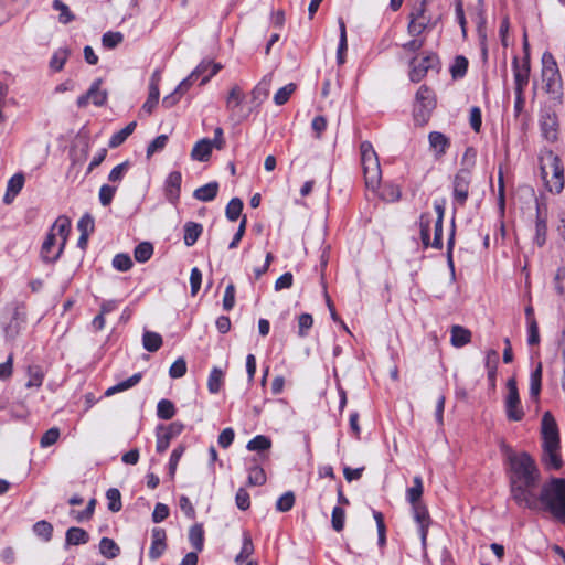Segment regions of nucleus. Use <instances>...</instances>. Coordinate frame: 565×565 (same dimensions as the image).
Listing matches in <instances>:
<instances>
[{"instance_id": "nucleus-1", "label": "nucleus", "mask_w": 565, "mask_h": 565, "mask_svg": "<svg viewBox=\"0 0 565 565\" xmlns=\"http://www.w3.org/2000/svg\"><path fill=\"white\" fill-rule=\"evenodd\" d=\"M537 500L539 507L551 513L555 520L565 523V479L552 478L545 482Z\"/></svg>"}, {"instance_id": "nucleus-2", "label": "nucleus", "mask_w": 565, "mask_h": 565, "mask_svg": "<svg viewBox=\"0 0 565 565\" xmlns=\"http://www.w3.org/2000/svg\"><path fill=\"white\" fill-rule=\"evenodd\" d=\"M436 215L423 213L419 217L420 239L425 248L431 246L440 249L443 247V221L445 207L435 203Z\"/></svg>"}, {"instance_id": "nucleus-3", "label": "nucleus", "mask_w": 565, "mask_h": 565, "mask_svg": "<svg viewBox=\"0 0 565 565\" xmlns=\"http://www.w3.org/2000/svg\"><path fill=\"white\" fill-rule=\"evenodd\" d=\"M542 179L551 192L559 193L564 188V168L553 151L544 152L540 158Z\"/></svg>"}, {"instance_id": "nucleus-4", "label": "nucleus", "mask_w": 565, "mask_h": 565, "mask_svg": "<svg viewBox=\"0 0 565 565\" xmlns=\"http://www.w3.org/2000/svg\"><path fill=\"white\" fill-rule=\"evenodd\" d=\"M408 19V34L419 36L423 32L433 30L439 22L440 17L434 15L429 11L427 0H418L413 4Z\"/></svg>"}, {"instance_id": "nucleus-5", "label": "nucleus", "mask_w": 565, "mask_h": 565, "mask_svg": "<svg viewBox=\"0 0 565 565\" xmlns=\"http://www.w3.org/2000/svg\"><path fill=\"white\" fill-rule=\"evenodd\" d=\"M361 164L367 189L376 190L381 183L382 171L377 153L370 141L360 145Z\"/></svg>"}, {"instance_id": "nucleus-6", "label": "nucleus", "mask_w": 565, "mask_h": 565, "mask_svg": "<svg viewBox=\"0 0 565 565\" xmlns=\"http://www.w3.org/2000/svg\"><path fill=\"white\" fill-rule=\"evenodd\" d=\"M542 81L544 89L555 100H561L563 95V81L556 60L551 52L542 55Z\"/></svg>"}, {"instance_id": "nucleus-7", "label": "nucleus", "mask_w": 565, "mask_h": 565, "mask_svg": "<svg viewBox=\"0 0 565 565\" xmlns=\"http://www.w3.org/2000/svg\"><path fill=\"white\" fill-rule=\"evenodd\" d=\"M540 480H510L511 498L520 507L531 510L539 509L535 489Z\"/></svg>"}, {"instance_id": "nucleus-8", "label": "nucleus", "mask_w": 565, "mask_h": 565, "mask_svg": "<svg viewBox=\"0 0 565 565\" xmlns=\"http://www.w3.org/2000/svg\"><path fill=\"white\" fill-rule=\"evenodd\" d=\"M511 477L510 480H540L541 475L533 458L522 452L510 458Z\"/></svg>"}, {"instance_id": "nucleus-9", "label": "nucleus", "mask_w": 565, "mask_h": 565, "mask_svg": "<svg viewBox=\"0 0 565 565\" xmlns=\"http://www.w3.org/2000/svg\"><path fill=\"white\" fill-rule=\"evenodd\" d=\"M244 97V93L238 85H234L226 97V109L230 114V120L234 124L244 121L249 115V111L243 109Z\"/></svg>"}, {"instance_id": "nucleus-10", "label": "nucleus", "mask_w": 565, "mask_h": 565, "mask_svg": "<svg viewBox=\"0 0 565 565\" xmlns=\"http://www.w3.org/2000/svg\"><path fill=\"white\" fill-rule=\"evenodd\" d=\"M507 388L508 394L504 401L507 417L509 420L519 422L523 418L524 412L520 404L516 381L513 377L508 380Z\"/></svg>"}, {"instance_id": "nucleus-11", "label": "nucleus", "mask_w": 565, "mask_h": 565, "mask_svg": "<svg viewBox=\"0 0 565 565\" xmlns=\"http://www.w3.org/2000/svg\"><path fill=\"white\" fill-rule=\"evenodd\" d=\"M438 56L434 53L426 54L420 60L413 57L409 62V79L414 83L420 82L429 70L437 67Z\"/></svg>"}, {"instance_id": "nucleus-12", "label": "nucleus", "mask_w": 565, "mask_h": 565, "mask_svg": "<svg viewBox=\"0 0 565 565\" xmlns=\"http://www.w3.org/2000/svg\"><path fill=\"white\" fill-rule=\"evenodd\" d=\"M472 179V172L469 168H461L454 178V198L455 201L465 205L469 196V188Z\"/></svg>"}, {"instance_id": "nucleus-13", "label": "nucleus", "mask_w": 565, "mask_h": 565, "mask_svg": "<svg viewBox=\"0 0 565 565\" xmlns=\"http://www.w3.org/2000/svg\"><path fill=\"white\" fill-rule=\"evenodd\" d=\"M102 79H96L88 92L77 98V106L84 108L88 105L89 100L95 106H103L107 100V92L100 89Z\"/></svg>"}, {"instance_id": "nucleus-14", "label": "nucleus", "mask_w": 565, "mask_h": 565, "mask_svg": "<svg viewBox=\"0 0 565 565\" xmlns=\"http://www.w3.org/2000/svg\"><path fill=\"white\" fill-rule=\"evenodd\" d=\"M64 247L55 235L49 233L41 247V257L46 263H54L60 258Z\"/></svg>"}, {"instance_id": "nucleus-15", "label": "nucleus", "mask_w": 565, "mask_h": 565, "mask_svg": "<svg viewBox=\"0 0 565 565\" xmlns=\"http://www.w3.org/2000/svg\"><path fill=\"white\" fill-rule=\"evenodd\" d=\"M559 444H543L542 462L547 470H559L563 466Z\"/></svg>"}, {"instance_id": "nucleus-16", "label": "nucleus", "mask_w": 565, "mask_h": 565, "mask_svg": "<svg viewBox=\"0 0 565 565\" xmlns=\"http://www.w3.org/2000/svg\"><path fill=\"white\" fill-rule=\"evenodd\" d=\"M26 320V307L24 303H15L12 309L10 322L7 324L4 331L10 338H14L21 330Z\"/></svg>"}, {"instance_id": "nucleus-17", "label": "nucleus", "mask_w": 565, "mask_h": 565, "mask_svg": "<svg viewBox=\"0 0 565 565\" xmlns=\"http://www.w3.org/2000/svg\"><path fill=\"white\" fill-rule=\"evenodd\" d=\"M542 438L543 444H559L558 427L550 412H545L542 417Z\"/></svg>"}, {"instance_id": "nucleus-18", "label": "nucleus", "mask_w": 565, "mask_h": 565, "mask_svg": "<svg viewBox=\"0 0 565 565\" xmlns=\"http://www.w3.org/2000/svg\"><path fill=\"white\" fill-rule=\"evenodd\" d=\"M540 126L544 138L548 141L557 140L558 118L555 113H545L541 116Z\"/></svg>"}, {"instance_id": "nucleus-19", "label": "nucleus", "mask_w": 565, "mask_h": 565, "mask_svg": "<svg viewBox=\"0 0 565 565\" xmlns=\"http://www.w3.org/2000/svg\"><path fill=\"white\" fill-rule=\"evenodd\" d=\"M151 546L149 557L158 559L167 550V533L161 527H153L151 531Z\"/></svg>"}, {"instance_id": "nucleus-20", "label": "nucleus", "mask_w": 565, "mask_h": 565, "mask_svg": "<svg viewBox=\"0 0 565 565\" xmlns=\"http://www.w3.org/2000/svg\"><path fill=\"white\" fill-rule=\"evenodd\" d=\"M428 142L429 148L431 151H434V156L436 159H440L447 152V149L450 147L449 138L439 131H431L428 135Z\"/></svg>"}, {"instance_id": "nucleus-21", "label": "nucleus", "mask_w": 565, "mask_h": 565, "mask_svg": "<svg viewBox=\"0 0 565 565\" xmlns=\"http://www.w3.org/2000/svg\"><path fill=\"white\" fill-rule=\"evenodd\" d=\"M414 519L419 525L420 539L423 544L426 543L427 531L430 524L429 513L423 503L412 504Z\"/></svg>"}, {"instance_id": "nucleus-22", "label": "nucleus", "mask_w": 565, "mask_h": 565, "mask_svg": "<svg viewBox=\"0 0 565 565\" xmlns=\"http://www.w3.org/2000/svg\"><path fill=\"white\" fill-rule=\"evenodd\" d=\"M513 72H514L515 92L519 96H521L524 87L529 83V75H530L529 63L524 62L522 65H520L519 60L516 57H514Z\"/></svg>"}, {"instance_id": "nucleus-23", "label": "nucleus", "mask_w": 565, "mask_h": 565, "mask_svg": "<svg viewBox=\"0 0 565 565\" xmlns=\"http://www.w3.org/2000/svg\"><path fill=\"white\" fill-rule=\"evenodd\" d=\"M182 175L179 171L171 172L166 180V195L170 202H175L180 195Z\"/></svg>"}, {"instance_id": "nucleus-24", "label": "nucleus", "mask_w": 565, "mask_h": 565, "mask_svg": "<svg viewBox=\"0 0 565 565\" xmlns=\"http://www.w3.org/2000/svg\"><path fill=\"white\" fill-rule=\"evenodd\" d=\"M221 68L222 65L220 63L204 60L192 72V77L199 78L201 75H204L206 72H209V74L205 75L201 81V85H205L210 78L214 76Z\"/></svg>"}, {"instance_id": "nucleus-25", "label": "nucleus", "mask_w": 565, "mask_h": 565, "mask_svg": "<svg viewBox=\"0 0 565 565\" xmlns=\"http://www.w3.org/2000/svg\"><path fill=\"white\" fill-rule=\"evenodd\" d=\"M71 231V220L67 216H58L51 227L50 233L55 235L62 246H65Z\"/></svg>"}, {"instance_id": "nucleus-26", "label": "nucleus", "mask_w": 565, "mask_h": 565, "mask_svg": "<svg viewBox=\"0 0 565 565\" xmlns=\"http://www.w3.org/2000/svg\"><path fill=\"white\" fill-rule=\"evenodd\" d=\"M212 149L213 141L207 138H203L194 145L191 151V158L196 161H207L212 153Z\"/></svg>"}, {"instance_id": "nucleus-27", "label": "nucleus", "mask_w": 565, "mask_h": 565, "mask_svg": "<svg viewBox=\"0 0 565 565\" xmlns=\"http://www.w3.org/2000/svg\"><path fill=\"white\" fill-rule=\"evenodd\" d=\"M182 425L171 424L168 428L163 429L162 433L158 435L157 439V451L163 452L168 449L171 438L178 435L181 431Z\"/></svg>"}, {"instance_id": "nucleus-28", "label": "nucleus", "mask_w": 565, "mask_h": 565, "mask_svg": "<svg viewBox=\"0 0 565 565\" xmlns=\"http://www.w3.org/2000/svg\"><path fill=\"white\" fill-rule=\"evenodd\" d=\"M24 185V175L22 173H15L10 178L7 184V192L3 196L4 203L9 204L20 193Z\"/></svg>"}, {"instance_id": "nucleus-29", "label": "nucleus", "mask_w": 565, "mask_h": 565, "mask_svg": "<svg viewBox=\"0 0 565 565\" xmlns=\"http://www.w3.org/2000/svg\"><path fill=\"white\" fill-rule=\"evenodd\" d=\"M273 83V74L269 73L263 77V79L254 87L252 90V98L254 102H257L260 104L263 100H265L270 92Z\"/></svg>"}, {"instance_id": "nucleus-30", "label": "nucleus", "mask_w": 565, "mask_h": 565, "mask_svg": "<svg viewBox=\"0 0 565 565\" xmlns=\"http://www.w3.org/2000/svg\"><path fill=\"white\" fill-rule=\"evenodd\" d=\"M26 388H40L44 381V371L40 365H29L26 369Z\"/></svg>"}, {"instance_id": "nucleus-31", "label": "nucleus", "mask_w": 565, "mask_h": 565, "mask_svg": "<svg viewBox=\"0 0 565 565\" xmlns=\"http://www.w3.org/2000/svg\"><path fill=\"white\" fill-rule=\"evenodd\" d=\"M471 341V332L461 327V326H452L451 327V339L450 342L456 348H461L468 344Z\"/></svg>"}, {"instance_id": "nucleus-32", "label": "nucleus", "mask_w": 565, "mask_h": 565, "mask_svg": "<svg viewBox=\"0 0 565 565\" xmlns=\"http://www.w3.org/2000/svg\"><path fill=\"white\" fill-rule=\"evenodd\" d=\"M159 96H160V92L158 88L157 81H154V79L150 81L149 95H148L147 100L142 105L141 111L146 113L147 115H150L159 103Z\"/></svg>"}, {"instance_id": "nucleus-33", "label": "nucleus", "mask_w": 565, "mask_h": 565, "mask_svg": "<svg viewBox=\"0 0 565 565\" xmlns=\"http://www.w3.org/2000/svg\"><path fill=\"white\" fill-rule=\"evenodd\" d=\"M203 226L195 222H186L184 224V244L190 247L193 246L202 234Z\"/></svg>"}, {"instance_id": "nucleus-34", "label": "nucleus", "mask_w": 565, "mask_h": 565, "mask_svg": "<svg viewBox=\"0 0 565 565\" xmlns=\"http://www.w3.org/2000/svg\"><path fill=\"white\" fill-rule=\"evenodd\" d=\"M434 108L435 106H430V104L415 103L413 110L415 124L418 126L426 125L431 116Z\"/></svg>"}, {"instance_id": "nucleus-35", "label": "nucleus", "mask_w": 565, "mask_h": 565, "mask_svg": "<svg viewBox=\"0 0 565 565\" xmlns=\"http://www.w3.org/2000/svg\"><path fill=\"white\" fill-rule=\"evenodd\" d=\"M218 191V184L217 182H211L207 183L194 191V198L202 202H209L212 201L216 195Z\"/></svg>"}, {"instance_id": "nucleus-36", "label": "nucleus", "mask_w": 565, "mask_h": 565, "mask_svg": "<svg viewBox=\"0 0 565 565\" xmlns=\"http://www.w3.org/2000/svg\"><path fill=\"white\" fill-rule=\"evenodd\" d=\"M254 465L248 468V486H263L266 482V473L264 469L257 463L256 459L253 460Z\"/></svg>"}, {"instance_id": "nucleus-37", "label": "nucleus", "mask_w": 565, "mask_h": 565, "mask_svg": "<svg viewBox=\"0 0 565 565\" xmlns=\"http://www.w3.org/2000/svg\"><path fill=\"white\" fill-rule=\"evenodd\" d=\"M99 552L106 558L113 559L119 555L120 548L113 539L103 537L99 542Z\"/></svg>"}, {"instance_id": "nucleus-38", "label": "nucleus", "mask_w": 565, "mask_h": 565, "mask_svg": "<svg viewBox=\"0 0 565 565\" xmlns=\"http://www.w3.org/2000/svg\"><path fill=\"white\" fill-rule=\"evenodd\" d=\"M547 234V223L546 218L542 216L541 212L537 211L536 222H535V237L534 243L542 247L546 242Z\"/></svg>"}, {"instance_id": "nucleus-39", "label": "nucleus", "mask_w": 565, "mask_h": 565, "mask_svg": "<svg viewBox=\"0 0 565 565\" xmlns=\"http://www.w3.org/2000/svg\"><path fill=\"white\" fill-rule=\"evenodd\" d=\"M162 337L152 331H145L142 335V345L149 352L158 351L162 345Z\"/></svg>"}, {"instance_id": "nucleus-40", "label": "nucleus", "mask_w": 565, "mask_h": 565, "mask_svg": "<svg viewBox=\"0 0 565 565\" xmlns=\"http://www.w3.org/2000/svg\"><path fill=\"white\" fill-rule=\"evenodd\" d=\"M88 539V533L81 527H70L66 532V543L70 545L85 544Z\"/></svg>"}, {"instance_id": "nucleus-41", "label": "nucleus", "mask_w": 565, "mask_h": 565, "mask_svg": "<svg viewBox=\"0 0 565 565\" xmlns=\"http://www.w3.org/2000/svg\"><path fill=\"white\" fill-rule=\"evenodd\" d=\"M70 56V50L66 47H61L51 57L50 68L54 72H60L63 70L67 58Z\"/></svg>"}, {"instance_id": "nucleus-42", "label": "nucleus", "mask_w": 565, "mask_h": 565, "mask_svg": "<svg viewBox=\"0 0 565 565\" xmlns=\"http://www.w3.org/2000/svg\"><path fill=\"white\" fill-rule=\"evenodd\" d=\"M137 124L135 121L128 124L125 128L114 134L109 140L110 148H117L134 132Z\"/></svg>"}, {"instance_id": "nucleus-43", "label": "nucleus", "mask_w": 565, "mask_h": 565, "mask_svg": "<svg viewBox=\"0 0 565 565\" xmlns=\"http://www.w3.org/2000/svg\"><path fill=\"white\" fill-rule=\"evenodd\" d=\"M414 486L407 489L406 497L411 504L422 503L420 498L423 495V481L419 476L414 477Z\"/></svg>"}, {"instance_id": "nucleus-44", "label": "nucleus", "mask_w": 565, "mask_h": 565, "mask_svg": "<svg viewBox=\"0 0 565 565\" xmlns=\"http://www.w3.org/2000/svg\"><path fill=\"white\" fill-rule=\"evenodd\" d=\"M189 540L196 552L203 550L204 531L201 524H194L189 531Z\"/></svg>"}, {"instance_id": "nucleus-45", "label": "nucleus", "mask_w": 565, "mask_h": 565, "mask_svg": "<svg viewBox=\"0 0 565 565\" xmlns=\"http://www.w3.org/2000/svg\"><path fill=\"white\" fill-rule=\"evenodd\" d=\"M254 553V545L248 532L243 534V546L239 554L235 557V563L241 565L248 556Z\"/></svg>"}, {"instance_id": "nucleus-46", "label": "nucleus", "mask_w": 565, "mask_h": 565, "mask_svg": "<svg viewBox=\"0 0 565 565\" xmlns=\"http://www.w3.org/2000/svg\"><path fill=\"white\" fill-rule=\"evenodd\" d=\"M153 254V246L149 242L138 244L134 250V257L139 263H145L151 258Z\"/></svg>"}, {"instance_id": "nucleus-47", "label": "nucleus", "mask_w": 565, "mask_h": 565, "mask_svg": "<svg viewBox=\"0 0 565 565\" xmlns=\"http://www.w3.org/2000/svg\"><path fill=\"white\" fill-rule=\"evenodd\" d=\"M224 373L218 367H213L207 380V387L212 394L220 392L223 383Z\"/></svg>"}, {"instance_id": "nucleus-48", "label": "nucleus", "mask_w": 565, "mask_h": 565, "mask_svg": "<svg viewBox=\"0 0 565 565\" xmlns=\"http://www.w3.org/2000/svg\"><path fill=\"white\" fill-rule=\"evenodd\" d=\"M140 380H141V373H136V374L131 375L129 379H127L126 381H122V382L118 383L117 385L109 387L106 391V395H113L115 393L126 391V390L135 386L136 384H138L140 382Z\"/></svg>"}, {"instance_id": "nucleus-49", "label": "nucleus", "mask_w": 565, "mask_h": 565, "mask_svg": "<svg viewBox=\"0 0 565 565\" xmlns=\"http://www.w3.org/2000/svg\"><path fill=\"white\" fill-rule=\"evenodd\" d=\"M247 449L250 451H264L271 447V440L264 435H257L247 444Z\"/></svg>"}, {"instance_id": "nucleus-50", "label": "nucleus", "mask_w": 565, "mask_h": 565, "mask_svg": "<svg viewBox=\"0 0 565 565\" xmlns=\"http://www.w3.org/2000/svg\"><path fill=\"white\" fill-rule=\"evenodd\" d=\"M33 532L44 542H49L52 539L53 526L50 522L42 520L33 525Z\"/></svg>"}, {"instance_id": "nucleus-51", "label": "nucleus", "mask_w": 565, "mask_h": 565, "mask_svg": "<svg viewBox=\"0 0 565 565\" xmlns=\"http://www.w3.org/2000/svg\"><path fill=\"white\" fill-rule=\"evenodd\" d=\"M53 8L60 12L58 21L63 24H67L75 19V15L71 12L68 6L62 0H53Z\"/></svg>"}, {"instance_id": "nucleus-52", "label": "nucleus", "mask_w": 565, "mask_h": 565, "mask_svg": "<svg viewBox=\"0 0 565 565\" xmlns=\"http://www.w3.org/2000/svg\"><path fill=\"white\" fill-rule=\"evenodd\" d=\"M157 414L162 419H171L175 414V407L169 399H161L157 405Z\"/></svg>"}, {"instance_id": "nucleus-53", "label": "nucleus", "mask_w": 565, "mask_h": 565, "mask_svg": "<svg viewBox=\"0 0 565 565\" xmlns=\"http://www.w3.org/2000/svg\"><path fill=\"white\" fill-rule=\"evenodd\" d=\"M106 498L108 500V509L111 512H118L120 511L122 504H121V494L118 489L110 488L106 492Z\"/></svg>"}, {"instance_id": "nucleus-54", "label": "nucleus", "mask_w": 565, "mask_h": 565, "mask_svg": "<svg viewBox=\"0 0 565 565\" xmlns=\"http://www.w3.org/2000/svg\"><path fill=\"white\" fill-rule=\"evenodd\" d=\"M242 210H243L242 200L238 198H234L228 202V204L226 206V217L230 221L234 222L239 217Z\"/></svg>"}, {"instance_id": "nucleus-55", "label": "nucleus", "mask_w": 565, "mask_h": 565, "mask_svg": "<svg viewBox=\"0 0 565 565\" xmlns=\"http://www.w3.org/2000/svg\"><path fill=\"white\" fill-rule=\"evenodd\" d=\"M124 40V35L120 32H106L102 38L103 46L106 49H115Z\"/></svg>"}, {"instance_id": "nucleus-56", "label": "nucleus", "mask_w": 565, "mask_h": 565, "mask_svg": "<svg viewBox=\"0 0 565 565\" xmlns=\"http://www.w3.org/2000/svg\"><path fill=\"white\" fill-rule=\"evenodd\" d=\"M541 383H542V365L539 364L537 367L531 374L530 393L532 396H537L540 394Z\"/></svg>"}, {"instance_id": "nucleus-57", "label": "nucleus", "mask_w": 565, "mask_h": 565, "mask_svg": "<svg viewBox=\"0 0 565 565\" xmlns=\"http://www.w3.org/2000/svg\"><path fill=\"white\" fill-rule=\"evenodd\" d=\"M295 504V494L291 491L284 493L276 502V509L280 512H287Z\"/></svg>"}, {"instance_id": "nucleus-58", "label": "nucleus", "mask_w": 565, "mask_h": 565, "mask_svg": "<svg viewBox=\"0 0 565 565\" xmlns=\"http://www.w3.org/2000/svg\"><path fill=\"white\" fill-rule=\"evenodd\" d=\"M296 85L290 83L281 88L274 96V102L276 105H284L290 97V95L295 92Z\"/></svg>"}, {"instance_id": "nucleus-59", "label": "nucleus", "mask_w": 565, "mask_h": 565, "mask_svg": "<svg viewBox=\"0 0 565 565\" xmlns=\"http://www.w3.org/2000/svg\"><path fill=\"white\" fill-rule=\"evenodd\" d=\"M417 104H430V106H435L434 94L430 88L425 85H422L416 93V102Z\"/></svg>"}, {"instance_id": "nucleus-60", "label": "nucleus", "mask_w": 565, "mask_h": 565, "mask_svg": "<svg viewBox=\"0 0 565 565\" xmlns=\"http://www.w3.org/2000/svg\"><path fill=\"white\" fill-rule=\"evenodd\" d=\"M468 68V61L463 56H457L451 66V75L454 78L462 77Z\"/></svg>"}, {"instance_id": "nucleus-61", "label": "nucleus", "mask_w": 565, "mask_h": 565, "mask_svg": "<svg viewBox=\"0 0 565 565\" xmlns=\"http://www.w3.org/2000/svg\"><path fill=\"white\" fill-rule=\"evenodd\" d=\"M113 266L120 271H127L132 266V260L128 254H117L113 259Z\"/></svg>"}, {"instance_id": "nucleus-62", "label": "nucleus", "mask_w": 565, "mask_h": 565, "mask_svg": "<svg viewBox=\"0 0 565 565\" xmlns=\"http://www.w3.org/2000/svg\"><path fill=\"white\" fill-rule=\"evenodd\" d=\"M167 142H168L167 135H160L157 138H154L147 148V157L150 158L156 152L162 150L167 146Z\"/></svg>"}, {"instance_id": "nucleus-63", "label": "nucleus", "mask_w": 565, "mask_h": 565, "mask_svg": "<svg viewBox=\"0 0 565 565\" xmlns=\"http://www.w3.org/2000/svg\"><path fill=\"white\" fill-rule=\"evenodd\" d=\"M186 373V362L183 358L175 360L169 370V375L172 379H180Z\"/></svg>"}, {"instance_id": "nucleus-64", "label": "nucleus", "mask_w": 565, "mask_h": 565, "mask_svg": "<svg viewBox=\"0 0 565 565\" xmlns=\"http://www.w3.org/2000/svg\"><path fill=\"white\" fill-rule=\"evenodd\" d=\"M60 437V429L56 427L50 428L44 433L40 440V445L43 448L50 447L54 445Z\"/></svg>"}]
</instances>
